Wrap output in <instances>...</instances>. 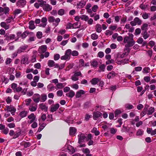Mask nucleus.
Masks as SVG:
<instances>
[{"label":"nucleus","mask_w":156,"mask_h":156,"mask_svg":"<svg viewBox=\"0 0 156 156\" xmlns=\"http://www.w3.org/2000/svg\"><path fill=\"white\" fill-rule=\"evenodd\" d=\"M128 36H125L123 39V43L125 44L124 50L129 53L130 51L129 48L133 46L135 44L133 39V35L132 34L128 33Z\"/></svg>","instance_id":"f257e3e1"},{"label":"nucleus","mask_w":156,"mask_h":156,"mask_svg":"<svg viewBox=\"0 0 156 156\" xmlns=\"http://www.w3.org/2000/svg\"><path fill=\"white\" fill-rule=\"evenodd\" d=\"M78 143L80 144L83 142L84 140L86 138V134L84 133H80L78 135Z\"/></svg>","instance_id":"f03ea898"},{"label":"nucleus","mask_w":156,"mask_h":156,"mask_svg":"<svg viewBox=\"0 0 156 156\" xmlns=\"http://www.w3.org/2000/svg\"><path fill=\"white\" fill-rule=\"evenodd\" d=\"M6 109H5V110L10 112L13 115H14V113L16 112V109L13 106H7L6 107Z\"/></svg>","instance_id":"7ed1b4c3"},{"label":"nucleus","mask_w":156,"mask_h":156,"mask_svg":"<svg viewBox=\"0 0 156 156\" xmlns=\"http://www.w3.org/2000/svg\"><path fill=\"white\" fill-rule=\"evenodd\" d=\"M26 4V2L25 0H18L16 3V5L18 7H23Z\"/></svg>","instance_id":"20e7f679"},{"label":"nucleus","mask_w":156,"mask_h":156,"mask_svg":"<svg viewBox=\"0 0 156 156\" xmlns=\"http://www.w3.org/2000/svg\"><path fill=\"white\" fill-rule=\"evenodd\" d=\"M47 47L46 45H42L40 46L38 49V51L40 54H43L47 51Z\"/></svg>","instance_id":"39448f33"},{"label":"nucleus","mask_w":156,"mask_h":156,"mask_svg":"<svg viewBox=\"0 0 156 156\" xmlns=\"http://www.w3.org/2000/svg\"><path fill=\"white\" fill-rule=\"evenodd\" d=\"M41 96L38 94H34L33 99L34 101L36 103H38L40 101Z\"/></svg>","instance_id":"423d86ee"},{"label":"nucleus","mask_w":156,"mask_h":156,"mask_svg":"<svg viewBox=\"0 0 156 156\" xmlns=\"http://www.w3.org/2000/svg\"><path fill=\"white\" fill-rule=\"evenodd\" d=\"M77 131L76 129L74 127H71L69 128V134L70 135L73 136H75Z\"/></svg>","instance_id":"0eeeda50"},{"label":"nucleus","mask_w":156,"mask_h":156,"mask_svg":"<svg viewBox=\"0 0 156 156\" xmlns=\"http://www.w3.org/2000/svg\"><path fill=\"white\" fill-rule=\"evenodd\" d=\"M128 59H124L121 60H117L116 63L119 65H124L128 63L129 61Z\"/></svg>","instance_id":"6e6552de"},{"label":"nucleus","mask_w":156,"mask_h":156,"mask_svg":"<svg viewBox=\"0 0 156 156\" xmlns=\"http://www.w3.org/2000/svg\"><path fill=\"white\" fill-rule=\"evenodd\" d=\"M102 115L101 112H96L93 113V118L94 120H97L98 118L101 117Z\"/></svg>","instance_id":"1a4fd4ad"},{"label":"nucleus","mask_w":156,"mask_h":156,"mask_svg":"<svg viewBox=\"0 0 156 156\" xmlns=\"http://www.w3.org/2000/svg\"><path fill=\"white\" fill-rule=\"evenodd\" d=\"M117 75V73H115L114 71H112L107 74V77L108 79H112Z\"/></svg>","instance_id":"9d476101"},{"label":"nucleus","mask_w":156,"mask_h":156,"mask_svg":"<svg viewBox=\"0 0 156 156\" xmlns=\"http://www.w3.org/2000/svg\"><path fill=\"white\" fill-rule=\"evenodd\" d=\"M59 107V105L58 103L52 105L51 108V112H54L56 111Z\"/></svg>","instance_id":"9b49d317"},{"label":"nucleus","mask_w":156,"mask_h":156,"mask_svg":"<svg viewBox=\"0 0 156 156\" xmlns=\"http://www.w3.org/2000/svg\"><path fill=\"white\" fill-rule=\"evenodd\" d=\"M9 9L8 7H6L3 8L0 7V13L3 12L4 14H6L9 12Z\"/></svg>","instance_id":"f8f14e48"},{"label":"nucleus","mask_w":156,"mask_h":156,"mask_svg":"<svg viewBox=\"0 0 156 156\" xmlns=\"http://www.w3.org/2000/svg\"><path fill=\"white\" fill-rule=\"evenodd\" d=\"M86 4V1L84 0H81L77 4V5L78 8H83Z\"/></svg>","instance_id":"ddd939ff"},{"label":"nucleus","mask_w":156,"mask_h":156,"mask_svg":"<svg viewBox=\"0 0 156 156\" xmlns=\"http://www.w3.org/2000/svg\"><path fill=\"white\" fill-rule=\"evenodd\" d=\"M6 22H2L0 23L1 26L5 30H8L9 28V25L7 24Z\"/></svg>","instance_id":"4468645a"},{"label":"nucleus","mask_w":156,"mask_h":156,"mask_svg":"<svg viewBox=\"0 0 156 156\" xmlns=\"http://www.w3.org/2000/svg\"><path fill=\"white\" fill-rule=\"evenodd\" d=\"M47 19L46 17H43L41 20V23L40 24V26L45 27L47 24Z\"/></svg>","instance_id":"2eb2a0df"},{"label":"nucleus","mask_w":156,"mask_h":156,"mask_svg":"<svg viewBox=\"0 0 156 156\" xmlns=\"http://www.w3.org/2000/svg\"><path fill=\"white\" fill-rule=\"evenodd\" d=\"M69 55H71L73 56H77L79 55V52L76 51L74 50L72 51L71 49H69Z\"/></svg>","instance_id":"dca6fc26"},{"label":"nucleus","mask_w":156,"mask_h":156,"mask_svg":"<svg viewBox=\"0 0 156 156\" xmlns=\"http://www.w3.org/2000/svg\"><path fill=\"white\" fill-rule=\"evenodd\" d=\"M44 10L46 11H49L51 10L52 7L48 4L46 3L42 6Z\"/></svg>","instance_id":"f3484780"},{"label":"nucleus","mask_w":156,"mask_h":156,"mask_svg":"<svg viewBox=\"0 0 156 156\" xmlns=\"http://www.w3.org/2000/svg\"><path fill=\"white\" fill-rule=\"evenodd\" d=\"M21 63L23 64H28L29 62L28 60V58L27 57H22L21 61Z\"/></svg>","instance_id":"a211bd4d"},{"label":"nucleus","mask_w":156,"mask_h":156,"mask_svg":"<svg viewBox=\"0 0 156 156\" xmlns=\"http://www.w3.org/2000/svg\"><path fill=\"white\" fill-rule=\"evenodd\" d=\"M85 92L83 90H81L76 92V98H79L83 94H85Z\"/></svg>","instance_id":"6ab92c4d"},{"label":"nucleus","mask_w":156,"mask_h":156,"mask_svg":"<svg viewBox=\"0 0 156 156\" xmlns=\"http://www.w3.org/2000/svg\"><path fill=\"white\" fill-rule=\"evenodd\" d=\"M95 29L96 31L98 33H101L102 31L101 26L99 24H97L95 26Z\"/></svg>","instance_id":"aec40b11"},{"label":"nucleus","mask_w":156,"mask_h":156,"mask_svg":"<svg viewBox=\"0 0 156 156\" xmlns=\"http://www.w3.org/2000/svg\"><path fill=\"white\" fill-rule=\"evenodd\" d=\"M125 28L128 29V31L130 32H133L134 30V28L133 27H131L129 24H126L125 26Z\"/></svg>","instance_id":"412c9836"},{"label":"nucleus","mask_w":156,"mask_h":156,"mask_svg":"<svg viewBox=\"0 0 156 156\" xmlns=\"http://www.w3.org/2000/svg\"><path fill=\"white\" fill-rule=\"evenodd\" d=\"M40 108L44 112H47L48 109V107L44 103H42L39 105Z\"/></svg>","instance_id":"4be33fe9"},{"label":"nucleus","mask_w":156,"mask_h":156,"mask_svg":"<svg viewBox=\"0 0 156 156\" xmlns=\"http://www.w3.org/2000/svg\"><path fill=\"white\" fill-rule=\"evenodd\" d=\"M37 105H31L29 107V109L31 112L35 111L37 110Z\"/></svg>","instance_id":"5701e85b"},{"label":"nucleus","mask_w":156,"mask_h":156,"mask_svg":"<svg viewBox=\"0 0 156 156\" xmlns=\"http://www.w3.org/2000/svg\"><path fill=\"white\" fill-rule=\"evenodd\" d=\"M29 28L31 30H33L35 28V26L34 25V22L31 20L29 22Z\"/></svg>","instance_id":"b1692460"},{"label":"nucleus","mask_w":156,"mask_h":156,"mask_svg":"<svg viewBox=\"0 0 156 156\" xmlns=\"http://www.w3.org/2000/svg\"><path fill=\"white\" fill-rule=\"evenodd\" d=\"M148 25L147 23L143 24L141 27L142 32H146L147 29Z\"/></svg>","instance_id":"393cba45"},{"label":"nucleus","mask_w":156,"mask_h":156,"mask_svg":"<svg viewBox=\"0 0 156 156\" xmlns=\"http://www.w3.org/2000/svg\"><path fill=\"white\" fill-rule=\"evenodd\" d=\"M149 106L148 105H146L145 106L143 111L141 113L140 115L143 117L146 114L148 110V108Z\"/></svg>","instance_id":"a878e982"},{"label":"nucleus","mask_w":156,"mask_h":156,"mask_svg":"<svg viewBox=\"0 0 156 156\" xmlns=\"http://www.w3.org/2000/svg\"><path fill=\"white\" fill-rule=\"evenodd\" d=\"M98 61L95 60H93L91 62V65L93 67H97L98 65Z\"/></svg>","instance_id":"bb28decb"},{"label":"nucleus","mask_w":156,"mask_h":156,"mask_svg":"<svg viewBox=\"0 0 156 156\" xmlns=\"http://www.w3.org/2000/svg\"><path fill=\"white\" fill-rule=\"evenodd\" d=\"M27 48V46L24 45L22 46L19 48L17 50V53H20L22 52H23Z\"/></svg>","instance_id":"cd10ccee"},{"label":"nucleus","mask_w":156,"mask_h":156,"mask_svg":"<svg viewBox=\"0 0 156 156\" xmlns=\"http://www.w3.org/2000/svg\"><path fill=\"white\" fill-rule=\"evenodd\" d=\"M99 81V80L98 78H94L90 80V82L92 85H94L97 84Z\"/></svg>","instance_id":"c85d7f7f"},{"label":"nucleus","mask_w":156,"mask_h":156,"mask_svg":"<svg viewBox=\"0 0 156 156\" xmlns=\"http://www.w3.org/2000/svg\"><path fill=\"white\" fill-rule=\"evenodd\" d=\"M91 132L94 133L95 136H98L100 134V132L98 130H97V129L96 127H94L92 130Z\"/></svg>","instance_id":"c756f323"},{"label":"nucleus","mask_w":156,"mask_h":156,"mask_svg":"<svg viewBox=\"0 0 156 156\" xmlns=\"http://www.w3.org/2000/svg\"><path fill=\"white\" fill-rule=\"evenodd\" d=\"M55 88L57 90L60 89L64 87L63 84L61 83H58L56 85Z\"/></svg>","instance_id":"7c9ffc66"},{"label":"nucleus","mask_w":156,"mask_h":156,"mask_svg":"<svg viewBox=\"0 0 156 156\" xmlns=\"http://www.w3.org/2000/svg\"><path fill=\"white\" fill-rule=\"evenodd\" d=\"M28 113L27 111H23L21 112L19 114V115L21 117V118H24L26 117Z\"/></svg>","instance_id":"2f4dec72"},{"label":"nucleus","mask_w":156,"mask_h":156,"mask_svg":"<svg viewBox=\"0 0 156 156\" xmlns=\"http://www.w3.org/2000/svg\"><path fill=\"white\" fill-rule=\"evenodd\" d=\"M20 145L24 146L25 148L29 147L30 146V143L29 142H22L20 143Z\"/></svg>","instance_id":"473e14b6"},{"label":"nucleus","mask_w":156,"mask_h":156,"mask_svg":"<svg viewBox=\"0 0 156 156\" xmlns=\"http://www.w3.org/2000/svg\"><path fill=\"white\" fill-rule=\"evenodd\" d=\"M55 62L53 60H49L48 61V65L49 67H54L55 66Z\"/></svg>","instance_id":"72a5a7b5"},{"label":"nucleus","mask_w":156,"mask_h":156,"mask_svg":"<svg viewBox=\"0 0 156 156\" xmlns=\"http://www.w3.org/2000/svg\"><path fill=\"white\" fill-rule=\"evenodd\" d=\"M68 49L66 51L65 55L64 56H62L61 57V59L62 60H66L68 58Z\"/></svg>","instance_id":"f704fd0d"},{"label":"nucleus","mask_w":156,"mask_h":156,"mask_svg":"<svg viewBox=\"0 0 156 156\" xmlns=\"http://www.w3.org/2000/svg\"><path fill=\"white\" fill-rule=\"evenodd\" d=\"M46 124L44 123L41 124L38 129V131L39 132L41 131L46 126Z\"/></svg>","instance_id":"c9c22d12"},{"label":"nucleus","mask_w":156,"mask_h":156,"mask_svg":"<svg viewBox=\"0 0 156 156\" xmlns=\"http://www.w3.org/2000/svg\"><path fill=\"white\" fill-rule=\"evenodd\" d=\"M154 107H151L149 108L147 114L148 115H151L154 112Z\"/></svg>","instance_id":"e433bc0d"},{"label":"nucleus","mask_w":156,"mask_h":156,"mask_svg":"<svg viewBox=\"0 0 156 156\" xmlns=\"http://www.w3.org/2000/svg\"><path fill=\"white\" fill-rule=\"evenodd\" d=\"M143 133L144 131L142 130L139 129L137 131L136 135L137 136H141L143 134Z\"/></svg>","instance_id":"4c0bfd02"},{"label":"nucleus","mask_w":156,"mask_h":156,"mask_svg":"<svg viewBox=\"0 0 156 156\" xmlns=\"http://www.w3.org/2000/svg\"><path fill=\"white\" fill-rule=\"evenodd\" d=\"M134 20L135 21L136 24L138 25H140L142 23L141 20L138 17H136L134 19Z\"/></svg>","instance_id":"58836bf2"},{"label":"nucleus","mask_w":156,"mask_h":156,"mask_svg":"<svg viewBox=\"0 0 156 156\" xmlns=\"http://www.w3.org/2000/svg\"><path fill=\"white\" fill-rule=\"evenodd\" d=\"M98 35L95 33L92 34L91 35V38L93 40L98 39Z\"/></svg>","instance_id":"ea45409f"},{"label":"nucleus","mask_w":156,"mask_h":156,"mask_svg":"<svg viewBox=\"0 0 156 156\" xmlns=\"http://www.w3.org/2000/svg\"><path fill=\"white\" fill-rule=\"evenodd\" d=\"M80 18L82 20H84L86 21L88 20L89 19V17L88 16L85 15H81L80 16Z\"/></svg>","instance_id":"a19ab883"},{"label":"nucleus","mask_w":156,"mask_h":156,"mask_svg":"<svg viewBox=\"0 0 156 156\" xmlns=\"http://www.w3.org/2000/svg\"><path fill=\"white\" fill-rule=\"evenodd\" d=\"M99 68L100 69L98 70V72H104L105 69V65L104 64L101 65L100 66Z\"/></svg>","instance_id":"79ce46f5"},{"label":"nucleus","mask_w":156,"mask_h":156,"mask_svg":"<svg viewBox=\"0 0 156 156\" xmlns=\"http://www.w3.org/2000/svg\"><path fill=\"white\" fill-rule=\"evenodd\" d=\"M41 101L44 102L47 99V96L46 94H42L41 95Z\"/></svg>","instance_id":"37998d69"},{"label":"nucleus","mask_w":156,"mask_h":156,"mask_svg":"<svg viewBox=\"0 0 156 156\" xmlns=\"http://www.w3.org/2000/svg\"><path fill=\"white\" fill-rule=\"evenodd\" d=\"M47 88L49 91H52L54 90L55 87L51 84L47 86Z\"/></svg>","instance_id":"c03bdc74"},{"label":"nucleus","mask_w":156,"mask_h":156,"mask_svg":"<svg viewBox=\"0 0 156 156\" xmlns=\"http://www.w3.org/2000/svg\"><path fill=\"white\" fill-rule=\"evenodd\" d=\"M82 151L83 153L86 154V155L89 154L90 153V150L87 148H83V149Z\"/></svg>","instance_id":"a18cd8bd"},{"label":"nucleus","mask_w":156,"mask_h":156,"mask_svg":"<svg viewBox=\"0 0 156 156\" xmlns=\"http://www.w3.org/2000/svg\"><path fill=\"white\" fill-rule=\"evenodd\" d=\"M150 15V14L149 13L144 12L143 14L142 17L143 19H147L149 17Z\"/></svg>","instance_id":"49530a36"},{"label":"nucleus","mask_w":156,"mask_h":156,"mask_svg":"<svg viewBox=\"0 0 156 156\" xmlns=\"http://www.w3.org/2000/svg\"><path fill=\"white\" fill-rule=\"evenodd\" d=\"M142 34L143 35V37L145 39H147L149 36V35L147 34V31L142 32Z\"/></svg>","instance_id":"de8ad7c7"},{"label":"nucleus","mask_w":156,"mask_h":156,"mask_svg":"<svg viewBox=\"0 0 156 156\" xmlns=\"http://www.w3.org/2000/svg\"><path fill=\"white\" fill-rule=\"evenodd\" d=\"M148 6V5H145L143 3H142L140 5L139 7L142 9L145 10L147 7Z\"/></svg>","instance_id":"09e8293b"},{"label":"nucleus","mask_w":156,"mask_h":156,"mask_svg":"<svg viewBox=\"0 0 156 156\" xmlns=\"http://www.w3.org/2000/svg\"><path fill=\"white\" fill-rule=\"evenodd\" d=\"M37 2L41 7L43 6L46 3V2L44 1L43 0H37Z\"/></svg>","instance_id":"8fccbe9b"},{"label":"nucleus","mask_w":156,"mask_h":156,"mask_svg":"<svg viewBox=\"0 0 156 156\" xmlns=\"http://www.w3.org/2000/svg\"><path fill=\"white\" fill-rule=\"evenodd\" d=\"M150 69L148 67H145L143 69V72L144 73H149Z\"/></svg>","instance_id":"3c124183"},{"label":"nucleus","mask_w":156,"mask_h":156,"mask_svg":"<svg viewBox=\"0 0 156 156\" xmlns=\"http://www.w3.org/2000/svg\"><path fill=\"white\" fill-rule=\"evenodd\" d=\"M60 19L59 18H57L55 19L53 23L55 26H56L58 25V23L60 22Z\"/></svg>","instance_id":"603ef678"},{"label":"nucleus","mask_w":156,"mask_h":156,"mask_svg":"<svg viewBox=\"0 0 156 156\" xmlns=\"http://www.w3.org/2000/svg\"><path fill=\"white\" fill-rule=\"evenodd\" d=\"M122 113L121 111L119 109H117L115 112V117Z\"/></svg>","instance_id":"864d4df0"},{"label":"nucleus","mask_w":156,"mask_h":156,"mask_svg":"<svg viewBox=\"0 0 156 156\" xmlns=\"http://www.w3.org/2000/svg\"><path fill=\"white\" fill-rule=\"evenodd\" d=\"M36 36L38 38L41 39L42 37V33L41 32L38 31L36 34Z\"/></svg>","instance_id":"5fc2aeb1"},{"label":"nucleus","mask_w":156,"mask_h":156,"mask_svg":"<svg viewBox=\"0 0 156 156\" xmlns=\"http://www.w3.org/2000/svg\"><path fill=\"white\" fill-rule=\"evenodd\" d=\"M69 151L73 154L75 152V150L73 147L69 145Z\"/></svg>","instance_id":"6e6d98bb"},{"label":"nucleus","mask_w":156,"mask_h":156,"mask_svg":"<svg viewBox=\"0 0 156 156\" xmlns=\"http://www.w3.org/2000/svg\"><path fill=\"white\" fill-rule=\"evenodd\" d=\"M28 118L29 119H35L36 116L34 113H31L28 116Z\"/></svg>","instance_id":"4d7b16f0"},{"label":"nucleus","mask_w":156,"mask_h":156,"mask_svg":"<svg viewBox=\"0 0 156 156\" xmlns=\"http://www.w3.org/2000/svg\"><path fill=\"white\" fill-rule=\"evenodd\" d=\"M15 35L13 34H11L9 36H8L7 37V40H12L14 39Z\"/></svg>","instance_id":"13d9d810"},{"label":"nucleus","mask_w":156,"mask_h":156,"mask_svg":"<svg viewBox=\"0 0 156 156\" xmlns=\"http://www.w3.org/2000/svg\"><path fill=\"white\" fill-rule=\"evenodd\" d=\"M21 134V131H20L19 132H16L14 134V136L13 137V138L16 139V138L19 137V136Z\"/></svg>","instance_id":"bf43d9fd"},{"label":"nucleus","mask_w":156,"mask_h":156,"mask_svg":"<svg viewBox=\"0 0 156 156\" xmlns=\"http://www.w3.org/2000/svg\"><path fill=\"white\" fill-rule=\"evenodd\" d=\"M13 19L12 16L9 17L8 18L6 19V22L7 23H11L12 21L13 20Z\"/></svg>","instance_id":"052dcab7"},{"label":"nucleus","mask_w":156,"mask_h":156,"mask_svg":"<svg viewBox=\"0 0 156 156\" xmlns=\"http://www.w3.org/2000/svg\"><path fill=\"white\" fill-rule=\"evenodd\" d=\"M47 120L50 122H51L53 121L52 116L51 115H48Z\"/></svg>","instance_id":"680f3d73"},{"label":"nucleus","mask_w":156,"mask_h":156,"mask_svg":"<svg viewBox=\"0 0 156 156\" xmlns=\"http://www.w3.org/2000/svg\"><path fill=\"white\" fill-rule=\"evenodd\" d=\"M56 94L58 97H61L63 94V91L62 90H58L56 92Z\"/></svg>","instance_id":"e2e57ef3"},{"label":"nucleus","mask_w":156,"mask_h":156,"mask_svg":"<svg viewBox=\"0 0 156 156\" xmlns=\"http://www.w3.org/2000/svg\"><path fill=\"white\" fill-rule=\"evenodd\" d=\"M122 130L124 132H128L129 131L130 129L129 128H127L124 126H123Z\"/></svg>","instance_id":"0e129e2a"},{"label":"nucleus","mask_w":156,"mask_h":156,"mask_svg":"<svg viewBox=\"0 0 156 156\" xmlns=\"http://www.w3.org/2000/svg\"><path fill=\"white\" fill-rule=\"evenodd\" d=\"M64 13V9H61L59 10L58 11V14L59 15L62 16Z\"/></svg>","instance_id":"69168bd1"},{"label":"nucleus","mask_w":156,"mask_h":156,"mask_svg":"<svg viewBox=\"0 0 156 156\" xmlns=\"http://www.w3.org/2000/svg\"><path fill=\"white\" fill-rule=\"evenodd\" d=\"M117 25H111L110 26L109 28L112 30H114L117 28Z\"/></svg>","instance_id":"338daca9"},{"label":"nucleus","mask_w":156,"mask_h":156,"mask_svg":"<svg viewBox=\"0 0 156 156\" xmlns=\"http://www.w3.org/2000/svg\"><path fill=\"white\" fill-rule=\"evenodd\" d=\"M7 126L10 128H14L15 126V124L14 123H9L7 125Z\"/></svg>","instance_id":"774afa93"}]
</instances>
